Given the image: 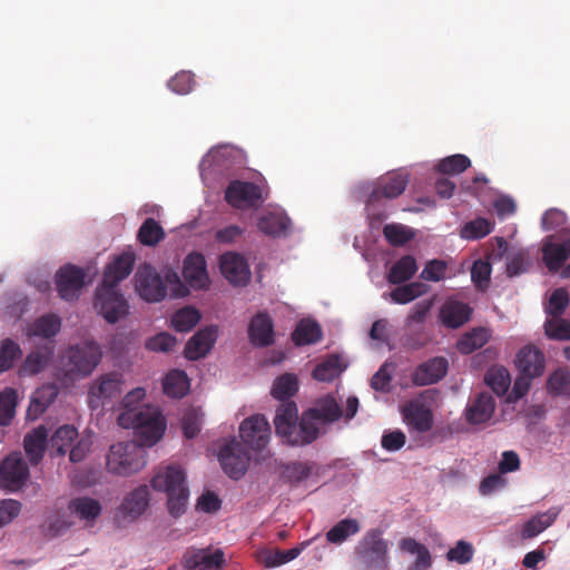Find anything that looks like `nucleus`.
<instances>
[{
	"label": "nucleus",
	"mask_w": 570,
	"mask_h": 570,
	"mask_svg": "<svg viewBox=\"0 0 570 570\" xmlns=\"http://www.w3.org/2000/svg\"><path fill=\"white\" fill-rule=\"evenodd\" d=\"M135 264V255L125 252L107 264L101 285L97 288L94 306L109 324H116L129 313V304L118 289V284L127 278Z\"/></svg>",
	"instance_id": "obj_1"
},
{
	"label": "nucleus",
	"mask_w": 570,
	"mask_h": 570,
	"mask_svg": "<svg viewBox=\"0 0 570 570\" xmlns=\"http://www.w3.org/2000/svg\"><path fill=\"white\" fill-rule=\"evenodd\" d=\"M145 397V390L134 389L127 393L122 400L126 409L118 416V424L124 429H134L142 444L154 445L164 435L166 430V420L155 406L134 407V404Z\"/></svg>",
	"instance_id": "obj_2"
},
{
	"label": "nucleus",
	"mask_w": 570,
	"mask_h": 570,
	"mask_svg": "<svg viewBox=\"0 0 570 570\" xmlns=\"http://www.w3.org/2000/svg\"><path fill=\"white\" fill-rule=\"evenodd\" d=\"M155 491L165 492L170 515L177 518L186 511L189 490L184 471L175 465L160 468L150 481Z\"/></svg>",
	"instance_id": "obj_3"
},
{
	"label": "nucleus",
	"mask_w": 570,
	"mask_h": 570,
	"mask_svg": "<svg viewBox=\"0 0 570 570\" xmlns=\"http://www.w3.org/2000/svg\"><path fill=\"white\" fill-rule=\"evenodd\" d=\"M136 439V442H119L110 446L107 455L109 472L128 476L145 468L147 460L144 448L146 445L142 444L137 434Z\"/></svg>",
	"instance_id": "obj_4"
},
{
	"label": "nucleus",
	"mask_w": 570,
	"mask_h": 570,
	"mask_svg": "<svg viewBox=\"0 0 570 570\" xmlns=\"http://www.w3.org/2000/svg\"><path fill=\"white\" fill-rule=\"evenodd\" d=\"M101 356V348L96 342L77 344L70 346L61 357L60 370L68 380L83 377L91 374L100 363Z\"/></svg>",
	"instance_id": "obj_5"
},
{
	"label": "nucleus",
	"mask_w": 570,
	"mask_h": 570,
	"mask_svg": "<svg viewBox=\"0 0 570 570\" xmlns=\"http://www.w3.org/2000/svg\"><path fill=\"white\" fill-rule=\"evenodd\" d=\"M354 554L362 570H389V544L379 529L365 532L355 546Z\"/></svg>",
	"instance_id": "obj_6"
},
{
	"label": "nucleus",
	"mask_w": 570,
	"mask_h": 570,
	"mask_svg": "<svg viewBox=\"0 0 570 570\" xmlns=\"http://www.w3.org/2000/svg\"><path fill=\"white\" fill-rule=\"evenodd\" d=\"M135 289L148 303L163 301L167 295V286L160 274L150 264H140L134 276Z\"/></svg>",
	"instance_id": "obj_7"
},
{
	"label": "nucleus",
	"mask_w": 570,
	"mask_h": 570,
	"mask_svg": "<svg viewBox=\"0 0 570 570\" xmlns=\"http://www.w3.org/2000/svg\"><path fill=\"white\" fill-rule=\"evenodd\" d=\"M218 460L228 476L239 480L247 471L250 456L243 444L233 438L220 448Z\"/></svg>",
	"instance_id": "obj_8"
},
{
	"label": "nucleus",
	"mask_w": 570,
	"mask_h": 570,
	"mask_svg": "<svg viewBox=\"0 0 570 570\" xmlns=\"http://www.w3.org/2000/svg\"><path fill=\"white\" fill-rule=\"evenodd\" d=\"M225 200L236 209L253 208L263 200L262 188L255 183L232 180L225 189Z\"/></svg>",
	"instance_id": "obj_9"
},
{
	"label": "nucleus",
	"mask_w": 570,
	"mask_h": 570,
	"mask_svg": "<svg viewBox=\"0 0 570 570\" xmlns=\"http://www.w3.org/2000/svg\"><path fill=\"white\" fill-rule=\"evenodd\" d=\"M122 381L121 374L108 373L97 379L90 386L88 393V404L95 410L106 405L108 401L120 396Z\"/></svg>",
	"instance_id": "obj_10"
},
{
	"label": "nucleus",
	"mask_w": 570,
	"mask_h": 570,
	"mask_svg": "<svg viewBox=\"0 0 570 570\" xmlns=\"http://www.w3.org/2000/svg\"><path fill=\"white\" fill-rule=\"evenodd\" d=\"M239 436L248 448L261 451L268 444L271 425L264 415H252L240 423Z\"/></svg>",
	"instance_id": "obj_11"
},
{
	"label": "nucleus",
	"mask_w": 570,
	"mask_h": 570,
	"mask_svg": "<svg viewBox=\"0 0 570 570\" xmlns=\"http://www.w3.org/2000/svg\"><path fill=\"white\" fill-rule=\"evenodd\" d=\"M29 478V469L21 453L9 454L0 464V487L9 491L19 490Z\"/></svg>",
	"instance_id": "obj_12"
},
{
	"label": "nucleus",
	"mask_w": 570,
	"mask_h": 570,
	"mask_svg": "<svg viewBox=\"0 0 570 570\" xmlns=\"http://www.w3.org/2000/svg\"><path fill=\"white\" fill-rule=\"evenodd\" d=\"M85 284V272L75 265L61 267L56 274V285L60 297L65 301L78 298Z\"/></svg>",
	"instance_id": "obj_13"
},
{
	"label": "nucleus",
	"mask_w": 570,
	"mask_h": 570,
	"mask_svg": "<svg viewBox=\"0 0 570 570\" xmlns=\"http://www.w3.org/2000/svg\"><path fill=\"white\" fill-rule=\"evenodd\" d=\"M150 492L146 484L139 485L125 495L118 508V515L124 521H135L141 517L149 507Z\"/></svg>",
	"instance_id": "obj_14"
},
{
	"label": "nucleus",
	"mask_w": 570,
	"mask_h": 570,
	"mask_svg": "<svg viewBox=\"0 0 570 570\" xmlns=\"http://www.w3.org/2000/svg\"><path fill=\"white\" fill-rule=\"evenodd\" d=\"M546 355L533 344L524 345L515 355L514 364L521 374L538 379L546 371Z\"/></svg>",
	"instance_id": "obj_15"
},
{
	"label": "nucleus",
	"mask_w": 570,
	"mask_h": 570,
	"mask_svg": "<svg viewBox=\"0 0 570 570\" xmlns=\"http://www.w3.org/2000/svg\"><path fill=\"white\" fill-rule=\"evenodd\" d=\"M219 267L225 278L234 285H246L250 272L246 259L237 253L228 252L220 256Z\"/></svg>",
	"instance_id": "obj_16"
},
{
	"label": "nucleus",
	"mask_w": 570,
	"mask_h": 570,
	"mask_svg": "<svg viewBox=\"0 0 570 570\" xmlns=\"http://www.w3.org/2000/svg\"><path fill=\"white\" fill-rule=\"evenodd\" d=\"M183 276L194 289L207 288L209 286V276L206 269L205 256L200 253L187 255L184 261Z\"/></svg>",
	"instance_id": "obj_17"
},
{
	"label": "nucleus",
	"mask_w": 570,
	"mask_h": 570,
	"mask_svg": "<svg viewBox=\"0 0 570 570\" xmlns=\"http://www.w3.org/2000/svg\"><path fill=\"white\" fill-rule=\"evenodd\" d=\"M184 563L187 570H220L225 563L224 552L220 549L214 552L209 549L188 551Z\"/></svg>",
	"instance_id": "obj_18"
},
{
	"label": "nucleus",
	"mask_w": 570,
	"mask_h": 570,
	"mask_svg": "<svg viewBox=\"0 0 570 570\" xmlns=\"http://www.w3.org/2000/svg\"><path fill=\"white\" fill-rule=\"evenodd\" d=\"M403 421L410 431L426 433L433 426L431 410L419 402H410L402 407Z\"/></svg>",
	"instance_id": "obj_19"
},
{
	"label": "nucleus",
	"mask_w": 570,
	"mask_h": 570,
	"mask_svg": "<svg viewBox=\"0 0 570 570\" xmlns=\"http://www.w3.org/2000/svg\"><path fill=\"white\" fill-rule=\"evenodd\" d=\"M448 365L445 357H433L415 368L412 382L417 386L434 384L446 375Z\"/></svg>",
	"instance_id": "obj_20"
},
{
	"label": "nucleus",
	"mask_w": 570,
	"mask_h": 570,
	"mask_svg": "<svg viewBox=\"0 0 570 570\" xmlns=\"http://www.w3.org/2000/svg\"><path fill=\"white\" fill-rule=\"evenodd\" d=\"M248 338L258 347H266L274 343V323L268 313L259 312L250 320Z\"/></svg>",
	"instance_id": "obj_21"
},
{
	"label": "nucleus",
	"mask_w": 570,
	"mask_h": 570,
	"mask_svg": "<svg viewBox=\"0 0 570 570\" xmlns=\"http://www.w3.org/2000/svg\"><path fill=\"white\" fill-rule=\"evenodd\" d=\"M217 337V328L207 326L195 333L185 346V357L196 361L205 357L212 350Z\"/></svg>",
	"instance_id": "obj_22"
},
{
	"label": "nucleus",
	"mask_w": 570,
	"mask_h": 570,
	"mask_svg": "<svg viewBox=\"0 0 570 570\" xmlns=\"http://www.w3.org/2000/svg\"><path fill=\"white\" fill-rule=\"evenodd\" d=\"M407 176L402 173H391L382 177L377 187L371 193L368 203L380 200L382 197L393 199L399 197L406 188Z\"/></svg>",
	"instance_id": "obj_23"
},
{
	"label": "nucleus",
	"mask_w": 570,
	"mask_h": 570,
	"mask_svg": "<svg viewBox=\"0 0 570 570\" xmlns=\"http://www.w3.org/2000/svg\"><path fill=\"white\" fill-rule=\"evenodd\" d=\"M297 412V405L293 401L282 403L276 410L274 417L275 431L287 444L298 421Z\"/></svg>",
	"instance_id": "obj_24"
},
{
	"label": "nucleus",
	"mask_w": 570,
	"mask_h": 570,
	"mask_svg": "<svg viewBox=\"0 0 570 570\" xmlns=\"http://www.w3.org/2000/svg\"><path fill=\"white\" fill-rule=\"evenodd\" d=\"M318 435L320 428L317 420L313 419L307 411H305L297 421L288 444L294 446L307 445L314 442Z\"/></svg>",
	"instance_id": "obj_25"
},
{
	"label": "nucleus",
	"mask_w": 570,
	"mask_h": 570,
	"mask_svg": "<svg viewBox=\"0 0 570 570\" xmlns=\"http://www.w3.org/2000/svg\"><path fill=\"white\" fill-rule=\"evenodd\" d=\"M471 314L472 309L468 304L453 299L446 301L440 309L442 323L450 328L462 326L470 320Z\"/></svg>",
	"instance_id": "obj_26"
},
{
	"label": "nucleus",
	"mask_w": 570,
	"mask_h": 570,
	"mask_svg": "<svg viewBox=\"0 0 570 570\" xmlns=\"http://www.w3.org/2000/svg\"><path fill=\"white\" fill-rule=\"evenodd\" d=\"M69 512L79 520L92 524L100 515L102 507L100 502L90 497H78L68 503Z\"/></svg>",
	"instance_id": "obj_27"
},
{
	"label": "nucleus",
	"mask_w": 570,
	"mask_h": 570,
	"mask_svg": "<svg viewBox=\"0 0 570 570\" xmlns=\"http://www.w3.org/2000/svg\"><path fill=\"white\" fill-rule=\"evenodd\" d=\"M48 439V431L43 425H40L28 433L23 440V446L29 462L37 465L43 458L46 444Z\"/></svg>",
	"instance_id": "obj_28"
},
{
	"label": "nucleus",
	"mask_w": 570,
	"mask_h": 570,
	"mask_svg": "<svg viewBox=\"0 0 570 570\" xmlns=\"http://www.w3.org/2000/svg\"><path fill=\"white\" fill-rule=\"evenodd\" d=\"M306 411L313 419L323 424L333 423L342 416V409L331 395L318 399L314 406Z\"/></svg>",
	"instance_id": "obj_29"
},
{
	"label": "nucleus",
	"mask_w": 570,
	"mask_h": 570,
	"mask_svg": "<svg viewBox=\"0 0 570 570\" xmlns=\"http://www.w3.org/2000/svg\"><path fill=\"white\" fill-rule=\"evenodd\" d=\"M495 402L489 393H481L466 409V420L472 424H481L489 421L494 412Z\"/></svg>",
	"instance_id": "obj_30"
},
{
	"label": "nucleus",
	"mask_w": 570,
	"mask_h": 570,
	"mask_svg": "<svg viewBox=\"0 0 570 570\" xmlns=\"http://www.w3.org/2000/svg\"><path fill=\"white\" fill-rule=\"evenodd\" d=\"M53 350L55 346L52 342H47L45 345L31 351L26 357L22 371L30 375L40 373L51 361Z\"/></svg>",
	"instance_id": "obj_31"
},
{
	"label": "nucleus",
	"mask_w": 570,
	"mask_h": 570,
	"mask_svg": "<svg viewBox=\"0 0 570 570\" xmlns=\"http://www.w3.org/2000/svg\"><path fill=\"white\" fill-rule=\"evenodd\" d=\"M258 229L273 237L285 236L291 227V219L283 213L271 212L258 220Z\"/></svg>",
	"instance_id": "obj_32"
},
{
	"label": "nucleus",
	"mask_w": 570,
	"mask_h": 570,
	"mask_svg": "<svg viewBox=\"0 0 570 570\" xmlns=\"http://www.w3.org/2000/svg\"><path fill=\"white\" fill-rule=\"evenodd\" d=\"M560 509L551 508L546 512L538 513L528 520L521 530L523 539H531L549 528L558 518Z\"/></svg>",
	"instance_id": "obj_33"
},
{
	"label": "nucleus",
	"mask_w": 570,
	"mask_h": 570,
	"mask_svg": "<svg viewBox=\"0 0 570 570\" xmlns=\"http://www.w3.org/2000/svg\"><path fill=\"white\" fill-rule=\"evenodd\" d=\"M313 469L314 463L311 462H288L281 466V479L292 487H297L311 476Z\"/></svg>",
	"instance_id": "obj_34"
},
{
	"label": "nucleus",
	"mask_w": 570,
	"mask_h": 570,
	"mask_svg": "<svg viewBox=\"0 0 570 570\" xmlns=\"http://www.w3.org/2000/svg\"><path fill=\"white\" fill-rule=\"evenodd\" d=\"M360 530L361 524L356 519L345 518L326 532V540L328 543L340 546L348 538L357 534Z\"/></svg>",
	"instance_id": "obj_35"
},
{
	"label": "nucleus",
	"mask_w": 570,
	"mask_h": 570,
	"mask_svg": "<svg viewBox=\"0 0 570 570\" xmlns=\"http://www.w3.org/2000/svg\"><path fill=\"white\" fill-rule=\"evenodd\" d=\"M61 327V320L55 314H46L37 320L29 326L28 335L42 338H51L56 336Z\"/></svg>",
	"instance_id": "obj_36"
},
{
	"label": "nucleus",
	"mask_w": 570,
	"mask_h": 570,
	"mask_svg": "<svg viewBox=\"0 0 570 570\" xmlns=\"http://www.w3.org/2000/svg\"><path fill=\"white\" fill-rule=\"evenodd\" d=\"M163 389L166 395L180 399L189 390V380L184 371L171 370L164 379Z\"/></svg>",
	"instance_id": "obj_37"
},
{
	"label": "nucleus",
	"mask_w": 570,
	"mask_h": 570,
	"mask_svg": "<svg viewBox=\"0 0 570 570\" xmlns=\"http://www.w3.org/2000/svg\"><path fill=\"white\" fill-rule=\"evenodd\" d=\"M400 549L403 552L416 556L415 570H426L432 566V558L429 549L413 538H404L400 541Z\"/></svg>",
	"instance_id": "obj_38"
},
{
	"label": "nucleus",
	"mask_w": 570,
	"mask_h": 570,
	"mask_svg": "<svg viewBox=\"0 0 570 570\" xmlns=\"http://www.w3.org/2000/svg\"><path fill=\"white\" fill-rule=\"evenodd\" d=\"M321 338V326L311 320H302L292 334L293 342L298 346L316 343Z\"/></svg>",
	"instance_id": "obj_39"
},
{
	"label": "nucleus",
	"mask_w": 570,
	"mask_h": 570,
	"mask_svg": "<svg viewBox=\"0 0 570 570\" xmlns=\"http://www.w3.org/2000/svg\"><path fill=\"white\" fill-rule=\"evenodd\" d=\"M416 271L415 258L411 255H405L393 264L387 274V281L391 284L404 283L412 278Z\"/></svg>",
	"instance_id": "obj_40"
},
{
	"label": "nucleus",
	"mask_w": 570,
	"mask_h": 570,
	"mask_svg": "<svg viewBox=\"0 0 570 570\" xmlns=\"http://www.w3.org/2000/svg\"><path fill=\"white\" fill-rule=\"evenodd\" d=\"M79 433L72 425H62L56 430L50 443L57 455H65L78 440Z\"/></svg>",
	"instance_id": "obj_41"
},
{
	"label": "nucleus",
	"mask_w": 570,
	"mask_h": 570,
	"mask_svg": "<svg viewBox=\"0 0 570 570\" xmlns=\"http://www.w3.org/2000/svg\"><path fill=\"white\" fill-rule=\"evenodd\" d=\"M306 546L307 542H304L301 547H295L288 550H265L261 552L259 559L267 568L279 567L297 558Z\"/></svg>",
	"instance_id": "obj_42"
},
{
	"label": "nucleus",
	"mask_w": 570,
	"mask_h": 570,
	"mask_svg": "<svg viewBox=\"0 0 570 570\" xmlns=\"http://www.w3.org/2000/svg\"><path fill=\"white\" fill-rule=\"evenodd\" d=\"M298 390V380L295 374L284 373L275 379L271 394L276 400L289 402L288 400L296 394Z\"/></svg>",
	"instance_id": "obj_43"
},
{
	"label": "nucleus",
	"mask_w": 570,
	"mask_h": 570,
	"mask_svg": "<svg viewBox=\"0 0 570 570\" xmlns=\"http://www.w3.org/2000/svg\"><path fill=\"white\" fill-rule=\"evenodd\" d=\"M490 338L489 331L483 327L473 328L462 335L456 343V348L462 354H470L484 346Z\"/></svg>",
	"instance_id": "obj_44"
},
{
	"label": "nucleus",
	"mask_w": 570,
	"mask_h": 570,
	"mask_svg": "<svg viewBox=\"0 0 570 570\" xmlns=\"http://www.w3.org/2000/svg\"><path fill=\"white\" fill-rule=\"evenodd\" d=\"M164 238L163 227L151 217L145 219L137 233V239L145 246H156Z\"/></svg>",
	"instance_id": "obj_45"
},
{
	"label": "nucleus",
	"mask_w": 570,
	"mask_h": 570,
	"mask_svg": "<svg viewBox=\"0 0 570 570\" xmlns=\"http://www.w3.org/2000/svg\"><path fill=\"white\" fill-rule=\"evenodd\" d=\"M547 390L553 396H570V370L559 367L553 371L547 380Z\"/></svg>",
	"instance_id": "obj_46"
},
{
	"label": "nucleus",
	"mask_w": 570,
	"mask_h": 570,
	"mask_svg": "<svg viewBox=\"0 0 570 570\" xmlns=\"http://www.w3.org/2000/svg\"><path fill=\"white\" fill-rule=\"evenodd\" d=\"M343 371L342 358L340 355H331L324 362L320 363L313 371V377L321 382H331Z\"/></svg>",
	"instance_id": "obj_47"
},
{
	"label": "nucleus",
	"mask_w": 570,
	"mask_h": 570,
	"mask_svg": "<svg viewBox=\"0 0 570 570\" xmlns=\"http://www.w3.org/2000/svg\"><path fill=\"white\" fill-rule=\"evenodd\" d=\"M18 404L17 391L12 387H6L0 392V425L8 426L16 415Z\"/></svg>",
	"instance_id": "obj_48"
},
{
	"label": "nucleus",
	"mask_w": 570,
	"mask_h": 570,
	"mask_svg": "<svg viewBox=\"0 0 570 570\" xmlns=\"http://www.w3.org/2000/svg\"><path fill=\"white\" fill-rule=\"evenodd\" d=\"M485 382L497 395L502 396L511 385V376L503 366L492 367L487 372Z\"/></svg>",
	"instance_id": "obj_49"
},
{
	"label": "nucleus",
	"mask_w": 570,
	"mask_h": 570,
	"mask_svg": "<svg viewBox=\"0 0 570 570\" xmlns=\"http://www.w3.org/2000/svg\"><path fill=\"white\" fill-rule=\"evenodd\" d=\"M428 286L423 283L413 282L395 287L391 293V299L396 304H407L423 295Z\"/></svg>",
	"instance_id": "obj_50"
},
{
	"label": "nucleus",
	"mask_w": 570,
	"mask_h": 570,
	"mask_svg": "<svg viewBox=\"0 0 570 570\" xmlns=\"http://www.w3.org/2000/svg\"><path fill=\"white\" fill-rule=\"evenodd\" d=\"M200 320L199 312L191 306L178 309L171 317V326L177 332H189Z\"/></svg>",
	"instance_id": "obj_51"
},
{
	"label": "nucleus",
	"mask_w": 570,
	"mask_h": 570,
	"mask_svg": "<svg viewBox=\"0 0 570 570\" xmlns=\"http://www.w3.org/2000/svg\"><path fill=\"white\" fill-rule=\"evenodd\" d=\"M544 334L554 341H570V322L561 316L547 318Z\"/></svg>",
	"instance_id": "obj_52"
},
{
	"label": "nucleus",
	"mask_w": 570,
	"mask_h": 570,
	"mask_svg": "<svg viewBox=\"0 0 570 570\" xmlns=\"http://www.w3.org/2000/svg\"><path fill=\"white\" fill-rule=\"evenodd\" d=\"M56 397L53 389H41L37 392L27 409V419L37 420L46 410L48 404Z\"/></svg>",
	"instance_id": "obj_53"
},
{
	"label": "nucleus",
	"mask_w": 570,
	"mask_h": 570,
	"mask_svg": "<svg viewBox=\"0 0 570 570\" xmlns=\"http://www.w3.org/2000/svg\"><path fill=\"white\" fill-rule=\"evenodd\" d=\"M471 166L469 157L462 154H455L443 158L436 166L438 170L446 175H456L466 170Z\"/></svg>",
	"instance_id": "obj_54"
},
{
	"label": "nucleus",
	"mask_w": 570,
	"mask_h": 570,
	"mask_svg": "<svg viewBox=\"0 0 570 570\" xmlns=\"http://www.w3.org/2000/svg\"><path fill=\"white\" fill-rule=\"evenodd\" d=\"M383 235L393 246H403L414 237L413 232L402 224H387L383 228Z\"/></svg>",
	"instance_id": "obj_55"
},
{
	"label": "nucleus",
	"mask_w": 570,
	"mask_h": 570,
	"mask_svg": "<svg viewBox=\"0 0 570 570\" xmlns=\"http://www.w3.org/2000/svg\"><path fill=\"white\" fill-rule=\"evenodd\" d=\"M20 355V346L10 338L4 340L0 345V372L10 370Z\"/></svg>",
	"instance_id": "obj_56"
},
{
	"label": "nucleus",
	"mask_w": 570,
	"mask_h": 570,
	"mask_svg": "<svg viewBox=\"0 0 570 570\" xmlns=\"http://www.w3.org/2000/svg\"><path fill=\"white\" fill-rule=\"evenodd\" d=\"M569 294L564 288L554 289L546 305V313L550 317L561 316L569 305Z\"/></svg>",
	"instance_id": "obj_57"
},
{
	"label": "nucleus",
	"mask_w": 570,
	"mask_h": 570,
	"mask_svg": "<svg viewBox=\"0 0 570 570\" xmlns=\"http://www.w3.org/2000/svg\"><path fill=\"white\" fill-rule=\"evenodd\" d=\"M492 232V224L485 218H476L462 228L461 236L465 239H479Z\"/></svg>",
	"instance_id": "obj_58"
},
{
	"label": "nucleus",
	"mask_w": 570,
	"mask_h": 570,
	"mask_svg": "<svg viewBox=\"0 0 570 570\" xmlns=\"http://www.w3.org/2000/svg\"><path fill=\"white\" fill-rule=\"evenodd\" d=\"M530 266V261L527 252L523 249H519L518 252L512 253L508 257L507 262V274L510 277L518 276L522 273H525Z\"/></svg>",
	"instance_id": "obj_59"
},
{
	"label": "nucleus",
	"mask_w": 570,
	"mask_h": 570,
	"mask_svg": "<svg viewBox=\"0 0 570 570\" xmlns=\"http://www.w3.org/2000/svg\"><path fill=\"white\" fill-rule=\"evenodd\" d=\"M491 275V264L487 261H475L471 268V278L479 289H485L489 286Z\"/></svg>",
	"instance_id": "obj_60"
},
{
	"label": "nucleus",
	"mask_w": 570,
	"mask_h": 570,
	"mask_svg": "<svg viewBox=\"0 0 570 570\" xmlns=\"http://www.w3.org/2000/svg\"><path fill=\"white\" fill-rule=\"evenodd\" d=\"M474 554V549L471 543L460 540L455 547L451 548L448 553L446 558L450 561H455L459 564H466L469 563Z\"/></svg>",
	"instance_id": "obj_61"
},
{
	"label": "nucleus",
	"mask_w": 570,
	"mask_h": 570,
	"mask_svg": "<svg viewBox=\"0 0 570 570\" xmlns=\"http://www.w3.org/2000/svg\"><path fill=\"white\" fill-rule=\"evenodd\" d=\"M177 340L169 333H159L146 342V347L154 352H169L176 345Z\"/></svg>",
	"instance_id": "obj_62"
},
{
	"label": "nucleus",
	"mask_w": 570,
	"mask_h": 570,
	"mask_svg": "<svg viewBox=\"0 0 570 570\" xmlns=\"http://www.w3.org/2000/svg\"><path fill=\"white\" fill-rule=\"evenodd\" d=\"M193 86L194 77L191 72L188 71H180L168 81L169 89L179 95L188 94Z\"/></svg>",
	"instance_id": "obj_63"
},
{
	"label": "nucleus",
	"mask_w": 570,
	"mask_h": 570,
	"mask_svg": "<svg viewBox=\"0 0 570 570\" xmlns=\"http://www.w3.org/2000/svg\"><path fill=\"white\" fill-rule=\"evenodd\" d=\"M21 511V503L13 499L0 501V528L9 524Z\"/></svg>",
	"instance_id": "obj_64"
}]
</instances>
